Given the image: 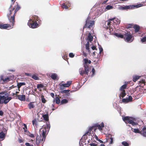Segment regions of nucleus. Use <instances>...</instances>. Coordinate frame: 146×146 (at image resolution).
Returning a JSON list of instances; mask_svg holds the SVG:
<instances>
[{
  "instance_id": "f257e3e1",
  "label": "nucleus",
  "mask_w": 146,
  "mask_h": 146,
  "mask_svg": "<svg viewBox=\"0 0 146 146\" xmlns=\"http://www.w3.org/2000/svg\"><path fill=\"white\" fill-rule=\"evenodd\" d=\"M50 127L48 124L47 127L42 128L40 130V135H37L36 138V143L38 145L40 143H43L45 141L46 134L48 132Z\"/></svg>"
},
{
  "instance_id": "f03ea898",
  "label": "nucleus",
  "mask_w": 146,
  "mask_h": 146,
  "mask_svg": "<svg viewBox=\"0 0 146 146\" xmlns=\"http://www.w3.org/2000/svg\"><path fill=\"white\" fill-rule=\"evenodd\" d=\"M83 61V65L84 68H80L79 70V72L82 76H83L84 74L88 75L90 69V64L91 63V61L90 60L86 58H84Z\"/></svg>"
},
{
  "instance_id": "7ed1b4c3",
  "label": "nucleus",
  "mask_w": 146,
  "mask_h": 146,
  "mask_svg": "<svg viewBox=\"0 0 146 146\" xmlns=\"http://www.w3.org/2000/svg\"><path fill=\"white\" fill-rule=\"evenodd\" d=\"M12 99V97L9 96V95L7 92H0V104H6Z\"/></svg>"
},
{
  "instance_id": "20e7f679",
  "label": "nucleus",
  "mask_w": 146,
  "mask_h": 146,
  "mask_svg": "<svg viewBox=\"0 0 146 146\" xmlns=\"http://www.w3.org/2000/svg\"><path fill=\"white\" fill-rule=\"evenodd\" d=\"M15 9V8H13L12 5H11L9 8V13L7 14L8 19L12 26L14 25L15 22V17L16 15V12Z\"/></svg>"
},
{
  "instance_id": "39448f33",
  "label": "nucleus",
  "mask_w": 146,
  "mask_h": 146,
  "mask_svg": "<svg viewBox=\"0 0 146 146\" xmlns=\"http://www.w3.org/2000/svg\"><path fill=\"white\" fill-rule=\"evenodd\" d=\"M36 18H37V17H35L32 18L29 21L28 23V25L30 27L32 28H37L38 25L36 19H35Z\"/></svg>"
},
{
  "instance_id": "423d86ee",
  "label": "nucleus",
  "mask_w": 146,
  "mask_h": 146,
  "mask_svg": "<svg viewBox=\"0 0 146 146\" xmlns=\"http://www.w3.org/2000/svg\"><path fill=\"white\" fill-rule=\"evenodd\" d=\"M142 4H139L136 5H130L120 6L118 7V9L120 10H127L128 9H132L135 7L138 8L142 6Z\"/></svg>"
},
{
  "instance_id": "0eeeda50",
  "label": "nucleus",
  "mask_w": 146,
  "mask_h": 146,
  "mask_svg": "<svg viewBox=\"0 0 146 146\" xmlns=\"http://www.w3.org/2000/svg\"><path fill=\"white\" fill-rule=\"evenodd\" d=\"M91 18L89 17H88L86 21V23L84 24L83 29L85 28H90L92 27L94 24V21L90 20Z\"/></svg>"
},
{
  "instance_id": "6e6552de",
  "label": "nucleus",
  "mask_w": 146,
  "mask_h": 146,
  "mask_svg": "<svg viewBox=\"0 0 146 146\" xmlns=\"http://www.w3.org/2000/svg\"><path fill=\"white\" fill-rule=\"evenodd\" d=\"M123 120L126 124H131L133 126L137 125L138 123L134 122L133 120L134 118L128 116H125L123 118Z\"/></svg>"
},
{
  "instance_id": "1a4fd4ad",
  "label": "nucleus",
  "mask_w": 146,
  "mask_h": 146,
  "mask_svg": "<svg viewBox=\"0 0 146 146\" xmlns=\"http://www.w3.org/2000/svg\"><path fill=\"white\" fill-rule=\"evenodd\" d=\"M124 39L128 42H131L133 40V36L130 33H125L124 35Z\"/></svg>"
},
{
  "instance_id": "9d476101",
  "label": "nucleus",
  "mask_w": 146,
  "mask_h": 146,
  "mask_svg": "<svg viewBox=\"0 0 146 146\" xmlns=\"http://www.w3.org/2000/svg\"><path fill=\"white\" fill-rule=\"evenodd\" d=\"M104 125L103 122H102L100 125L98 123L95 124L94 126L92 127H94V130L95 132L96 130L97 129V128L99 129L100 131L102 130V128L104 127Z\"/></svg>"
},
{
  "instance_id": "9b49d317",
  "label": "nucleus",
  "mask_w": 146,
  "mask_h": 146,
  "mask_svg": "<svg viewBox=\"0 0 146 146\" xmlns=\"http://www.w3.org/2000/svg\"><path fill=\"white\" fill-rule=\"evenodd\" d=\"M11 26H12L11 25V23H10V24H0V28L2 29H7L10 28Z\"/></svg>"
},
{
  "instance_id": "f8f14e48",
  "label": "nucleus",
  "mask_w": 146,
  "mask_h": 146,
  "mask_svg": "<svg viewBox=\"0 0 146 146\" xmlns=\"http://www.w3.org/2000/svg\"><path fill=\"white\" fill-rule=\"evenodd\" d=\"M113 20V19H110L108 20V22L107 23V25L108 26L106 27V29H109L110 31H111V29H112L111 31L112 30V27H111L110 25H111V24L112 23L111 21H112Z\"/></svg>"
},
{
  "instance_id": "ddd939ff",
  "label": "nucleus",
  "mask_w": 146,
  "mask_h": 146,
  "mask_svg": "<svg viewBox=\"0 0 146 146\" xmlns=\"http://www.w3.org/2000/svg\"><path fill=\"white\" fill-rule=\"evenodd\" d=\"M94 127H91L88 129V131L87 132H86L83 136L84 138H85V137L86 136L88 135H91V132L92 130L94 129Z\"/></svg>"
},
{
  "instance_id": "4468645a",
  "label": "nucleus",
  "mask_w": 146,
  "mask_h": 146,
  "mask_svg": "<svg viewBox=\"0 0 146 146\" xmlns=\"http://www.w3.org/2000/svg\"><path fill=\"white\" fill-rule=\"evenodd\" d=\"M0 77L1 80L5 82H7L10 80L9 77H4L3 76H1Z\"/></svg>"
},
{
  "instance_id": "2eb2a0df",
  "label": "nucleus",
  "mask_w": 146,
  "mask_h": 146,
  "mask_svg": "<svg viewBox=\"0 0 146 146\" xmlns=\"http://www.w3.org/2000/svg\"><path fill=\"white\" fill-rule=\"evenodd\" d=\"M50 77L53 80H57L59 79V77L57 75L56 73H52L51 74Z\"/></svg>"
},
{
  "instance_id": "dca6fc26",
  "label": "nucleus",
  "mask_w": 146,
  "mask_h": 146,
  "mask_svg": "<svg viewBox=\"0 0 146 146\" xmlns=\"http://www.w3.org/2000/svg\"><path fill=\"white\" fill-rule=\"evenodd\" d=\"M108 136V138L107 139V141L110 143V144H112L113 143V138L111 137V134H109Z\"/></svg>"
},
{
  "instance_id": "f3484780",
  "label": "nucleus",
  "mask_w": 146,
  "mask_h": 146,
  "mask_svg": "<svg viewBox=\"0 0 146 146\" xmlns=\"http://www.w3.org/2000/svg\"><path fill=\"white\" fill-rule=\"evenodd\" d=\"M17 97L18 99L21 101H24L25 100V95H18L17 96Z\"/></svg>"
},
{
  "instance_id": "a211bd4d",
  "label": "nucleus",
  "mask_w": 146,
  "mask_h": 146,
  "mask_svg": "<svg viewBox=\"0 0 146 146\" xmlns=\"http://www.w3.org/2000/svg\"><path fill=\"white\" fill-rule=\"evenodd\" d=\"M139 82V84H140L139 86L141 87H143L145 84L146 82L145 80L144 79L140 80Z\"/></svg>"
},
{
  "instance_id": "6ab92c4d",
  "label": "nucleus",
  "mask_w": 146,
  "mask_h": 146,
  "mask_svg": "<svg viewBox=\"0 0 146 146\" xmlns=\"http://www.w3.org/2000/svg\"><path fill=\"white\" fill-rule=\"evenodd\" d=\"M57 95H56V97L55 98V100H53V102H54L55 100H56V103L57 104H59L60 102V99L61 98V97L59 96H56Z\"/></svg>"
},
{
  "instance_id": "aec40b11",
  "label": "nucleus",
  "mask_w": 146,
  "mask_h": 146,
  "mask_svg": "<svg viewBox=\"0 0 146 146\" xmlns=\"http://www.w3.org/2000/svg\"><path fill=\"white\" fill-rule=\"evenodd\" d=\"M133 28L135 29V33H137L139 31V30L140 29V27L137 25H135L134 26Z\"/></svg>"
},
{
  "instance_id": "412c9836",
  "label": "nucleus",
  "mask_w": 146,
  "mask_h": 146,
  "mask_svg": "<svg viewBox=\"0 0 146 146\" xmlns=\"http://www.w3.org/2000/svg\"><path fill=\"white\" fill-rule=\"evenodd\" d=\"M143 136L146 137V127H144L142 129V131H141V133Z\"/></svg>"
},
{
  "instance_id": "4be33fe9",
  "label": "nucleus",
  "mask_w": 146,
  "mask_h": 146,
  "mask_svg": "<svg viewBox=\"0 0 146 146\" xmlns=\"http://www.w3.org/2000/svg\"><path fill=\"white\" fill-rule=\"evenodd\" d=\"M34 102H30L28 105V108L31 109L35 107V105L34 104Z\"/></svg>"
},
{
  "instance_id": "5701e85b",
  "label": "nucleus",
  "mask_w": 146,
  "mask_h": 146,
  "mask_svg": "<svg viewBox=\"0 0 146 146\" xmlns=\"http://www.w3.org/2000/svg\"><path fill=\"white\" fill-rule=\"evenodd\" d=\"M70 91V90H62L60 91V92L61 93H66V95L69 96L70 95V94L69 93H68Z\"/></svg>"
},
{
  "instance_id": "b1692460",
  "label": "nucleus",
  "mask_w": 146,
  "mask_h": 146,
  "mask_svg": "<svg viewBox=\"0 0 146 146\" xmlns=\"http://www.w3.org/2000/svg\"><path fill=\"white\" fill-rule=\"evenodd\" d=\"M122 92H121L119 97L120 98H121V97L122 98H124L126 95V93H125V90H123V91H121Z\"/></svg>"
},
{
  "instance_id": "393cba45",
  "label": "nucleus",
  "mask_w": 146,
  "mask_h": 146,
  "mask_svg": "<svg viewBox=\"0 0 146 146\" xmlns=\"http://www.w3.org/2000/svg\"><path fill=\"white\" fill-rule=\"evenodd\" d=\"M42 117L44 120L46 121H48L49 120V117L48 114H43L42 115Z\"/></svg>"
},
{
  "instance_id": "a878e982",
  "label": "nucleus",
  "mask_w": 146,
  "mask_h": 146,
  "mask_svg": "<svg viewBox=\"0 0 146 146\" xmlns=\"http://www.w3.org/2000/svg\"><path fill=\"white\" fill-rule=\"evenodd\" d=\"M112 19H113V20L112 21H113V23H115L116 24H119L120 23V21L117 18H114Z\"/></svg>"
},
{
  "instance_id": "bb28decb",
  "label": "nucleus",
  "mask_w": 146,
  "mask_h": 146,
  "mask_svg": "<svg viewBox=\"0 0 146 146\" xmlns=\"http://www.w3.org/2000/svg\"><path fill=\"white\" fill-rule=\"evenodd\" d=\"M93 36L90 33H89L88 35L87 40L88 41L91 42L93 40Z\"/></svg>"
},
{
  "instance_id": "cd10ccee",
  "label": "nucleus",
  "mask_w": 146,
  "mask_h": 146,
  "mask_svg": "<svg viewBox=\"0 0 146 146\" xmlns=\"http://www.w3.org/2000/svg\"><path fill=\"white\" fill-rule=\"evenodd\" d=\"M72 84V81H67L66 84H62L64 86V87H69Z\"/></svg>"
},
{
  "instance_id": "c85d7f7f",
  "label": "nucleus",
  "mask_w": 146,
  "mask_h": 146,
  "mask_svg": "<svg viewBox=\"0 0 146 146\" xmlns=\"http://www.w3.org/2000/svg\"><path fill=\"white\" fill-rule=\"evenodd\" d=\"M115 35L117 37L121 38H124V36L119 33H115Z\"/></svg>"
},
{
  "instance_id": "c756f323",
  "label": "nucleus",
  "mask_w": 146,
  "mask_h": 146,
  "mask_svg": "<svg viewBox=\"0 0 146 146\" xmlns=\"http://www.w3.org/2000/svg\"><path fill=\"white\" fill-rule=\"evenodd\" d=\"M26 85V83L25 82L18 83L17 86L19 89L22 86Z\"/></svg>"
},
{
  "instance_id": "7c9ffc66",
  "label": "nucleus",
  "mask_w": 146,
  "mask_h": 146,
  "mask_svg": "<svg viewBox=\"0 0 146 146\" xmlns=\"http://www.w3.org/2000/svg\"><path fill=\"white\" fill-rule=\"evenodd\" d=\"M68 100L66 99H64L62 100L60 102V105H62L68 103Z\"/></svg>"
},
{
  "instance_id": "2f4dec72",
  "label": "nucleus",
  "mask_w": 146,
  "mask_h": 146,
  "mask_svg": "<svg viewBox=\"0 0 146 146\" xmlns=\"http://www.w3.org/2000/svg\"><path fill=\"white\" fill-rule=\"evenodd\" d=\"M5 137V133L3 131H1L0 133V139H4Z\"/></svg>"
},
{
  "instance_id": "473e14b6",
  "label": "nucleus",
  "mask_w": 146,
  "mask_h": 146,
  "mask_svg": "<svg viewBox=\"0 0 146 146\" xmlns=\"http://www.w3.org/2000/svg\"><path fill=\"white\" fill-rule=\"evenodd\" d=\"M127 84H125L122 86L120 87V90L121 91H123V90H124L127 87Z\"/></svg>"
},
{
  "instance_id": "72a5a7b5",
  "label": "nucleus",
  "mask_w": 146,
  "mask_h": 146,
  "mask_svg": "<svg viewBox=\"0 0 146 146\" xmlns=\"http://www.w3.org/2000/svg\"><path fill=\"white\" fill-rule=\"evenodd\" d=\"M131 130L133 132L135 133H141V131H140L138 129H133L131 127Z\"/></svg>"
},
{
  "instance_id": "f704fd0d",
  "label": "nucleus",
  "mask_w": 146,
  "mask_h": 146,
  "mask_svg": "<svg viewBox=\"0 0 146 146\" xmlns=\"http://www.w3.org/2000/svg\"><path fill=\"white\" fill-rule=\"evenodd\" d=\"M140 76H133V82H136L138 79L139 78Z\"/></svg>"
},
{
  "instance_id": "c9c22d12",
  "label": "nucleus",
  "mask_w": 146,
  "mask_h": 146,
  "mask_svg": "<svg viewBox=\"0 0 146 146\" xmlns=\"http://www.w3.org/2000/svg\"><path fill=\"white\" fill-rule=\"evenodd\" d=\"M89 45L90 43L89 41H88L87 43L85 44V46L86 49L89 51Z\"/></svg>"
},
{
  "instance_id": "e433bc0d",
  "label": "nucleus",
  "mask_w": 146,
  "mask_h": 146,
  "mask_svg": "<svg viewBox=\"0 0 146 146\" xmlns=\"http://www.w3.org/2000/svg\"><path fill=\"white\" fill-rule=\"evenodd\" d=\"M41 98L42 102L43 103H45L46 102V100L45 99L44 96L43 95L42 96Z\"/></svg>"
},
{
  "instance_id": "4c0bfd02",
  "label": "nucleus",
  "mask_w": 146,
  "mask_h": 146,
  "mask_svg": "<svg viewBox=\"0 0 146 146\" xmlns=\"http://www.w3.org/2000/svg\"><path fill=\"white\" fill-rule=\"evenodd\" d=\"M31 77L35 80H38L39 79V78L36 75H33Z\"/></svg>"
},
{
  "instance_id": "58836bf2",
  "label": "nucleus",
  "mask_w": 146,
  "mask_h": 146,
  "mask_svg": "<svg viewBox=\"0 0 146 146\" xmlns=\"http://www.w3.org/2000/svg\"><path fill=\"white\" fill-rule=\"evenodd\" d=\"M141 41L142 43L145 42L146 41V35L141 39Z\"/></svg>"
},
{
  "instance_id": "ea45409f",
  "label": "nucleus",
  "mask_w": 146,
  "mask_h": 146,
  "mask_svg": "<svg viewBox=\"0 0 146 146\" xmlns=\"http://www.w3.org/2000/svg\"><path fill=\"white\" fill-rule=\"evenodd\" d=\"M113 6L110 5H108L106 7V9L107 10H110L113 8Z\"/></svg>"
},
{
  "instance_id": "a19ab883",
  "label": "nucleus",
  "mask_w": 146,
  "mask_h": 146,
  "mask_svg": "<svg viewBox=\"0 0 146 146\" xmlns=\"http://www.w3.org/2000/svg\"><path fill=\"white\" fill-rule=\"evenodd\" d=\"M122 144L124 146H129V144L125 141H123L122 142Z\"/></svg>"
},
{
  "instance_id": "79ce46f5",
  "label": "nucleus",
  "mask_w": 146,
  "mask_h": 146,
  "mask_svg": "<svg viewBox=\"0 0 146 146\" xmlns=\"http://www.w3.org/2000/svg\"><path fill=\"white\" fill-rule=\"evenodd\" d=\"M32 123L34 125H35L36 126L37 125V121L36 119H35L32 121Z\"/></svg>"
},
{
  "instance_id": "37998d69",
  "label": "nucleus",
  "mask_w": 146,
  "mask_h": 146,
  "mask_svg": "<svg viewBox=\"0 0 146 146\" xmlns=\"http://www.w3.org/2000/svg\"><path fill=\"white\" fill-rule=\"evenodd\" d=\"M44 87L43 85L42 84H38L37 85V88L38 89L41 88H42Z\"/></svg>"
},
{
  "instance_id": "c03bdc74",
  "label": "nucleus",
  "mask_w": 146,
  "mask_h": 146,
  "mask_svg": "<svg viewBox=\"0 0 146 146\" xmlns=\"http://www.w3.org/2000/svg\"><path fill=\"white\" fill-rule=\"evenodd\" d=\"M62 7L63 8H65V9H68V7L67 5L65 4V3H64L62 5Z\"/></svg>"
},
{
  "instance_id": "a18cd8bd",
  "label": "nucleus",
  "mask_w": 146,
  "mask_h": 146,
  "mask_svg": "<svg viewBox=\"0 0 146 146\" xmlns=\"http://www.w3.org/2000/svg\"><path fill=\"white\" fill-rule=\"evenodd\" d=\"M122 101L123 102L127 103L129 102L128 100V98H124L122 99Z\"/></svg>"
},
{
  "instance_id": "49530a36",
  "label": "nucleus",
  "mask_w": 146,
  "mask_h": 146,
  "mask_svg": "<svg viewBox=\"0 0 146 146\" xmlns=\"http://www.w3.org/2000/svg\"><path fill=\"white\" fill-rule=\"evenodd\" d=\"M16 6L14 7L15 8L16 7ZM20 9V7L18 5H17V7L16 9H15V12L16 13L19 9Z\"/></svg>"
},
{
  "instance_id": "de8ad7c7",
  "label": "nucleus",
  "mask_w": 146,
  "mask_h": 146,
  "mask_svg": "<svg viewBox=\"0 0 146 146\" xmlns=\"http://www.w3.org/2000/svg\"><path fill=\"white\" fill-rule=\"evenodd\" d=\"M59 86H60V90H63L64 89V88H65L64 86L62 84H59Z\"/></svg>"
},
{
  "instance_id": "09e8293b",
  "label": "nucleus",
  "mask_w": 146,
  "mask_h": 146,
  "mask_svg": "<svg viewBox=\"0 0 146 146\" xmlns=\"http://www.w3.org/2000/svg\"><path fill=\"white\" fill-rule=\"evenodd\" d=\"M29 137L31 138H33L35 137L34 135L31 133L29 132V133L28 135Z\"/></svg>"
},
{
  "instance_id": "8fccbe9b",
  "label": "nucleus",
  "mask_w": 146,
  "mask_h": 146,
  "mask_svg": "<svg viewBox=\"0 0 146 146\" xmlns=\"http://www.w3.org/2000/svg\"><path fill=\"white\" fill-rule=\"evenodd\" d=\"M128 100L129 101V102L131 101L132 100V98L131 96H129L128 98Z\"/></svg>"
},
{
  "instance_id": "3c124183",
  "label": "nucleus",
  "mask_w": 146,
  "mask_h": 146,
  "mask_svg": "<svg viewBox=\"0 0 146 146\" xmlns=\"http://www.w3.org/2000/svg\"><path fill=\"white\" fill-rule=\"evenodd\" d=\"M74 56V54L72 53H70L69 54V56L71 58H73Z\"/></svg>"
},
{
  "instance_id": "603ef678",
  "label": "nucleus",
  "mask_w": 146,
  "mask_h": 146,
  "mask_svg": "<svg viewBox=\"0 0 146 146\" xmlns=\"http://www.w3.org/2000/svg\"><path fill=\"white\" fill-rule=\"evenodd\" d=\"M24 140L23 139H18V141L19 143H23V142Z\"/></svg>"
},
{
  "instance_id": "864d4df0",
  "label": "nucleus",
  "mask_w": 146,
  "mask_h": 146,
  "mask_svg": "<svg viewBox=\"0 0 146 146\" xmlns=\"http://www.w3.org/2000/svg\"><path fill=\"white\" fill-rule=\"evenodd\" d=\"M90 145L91 146H97V144H96L95 143H92L90 144Z\"/></svg>"
},
{
  "instance_id": "5fc2aeb1",
  "label": "nucleus",
  "mask_w": 146,
  "mask_h": 146,
  "mask_svg": "<svg viewBox=\"0 0 146 146\" xmlns=\"http://www.w3.org/2000/svg\"><path fill=\"white\" fill-rule=\"evenodd\" d=\"M25 145L27 146H33V145H31L29 143H26Z\"/></svg>"
},
{
  "instance_id": "6e6d98bb",
  "label": "nucleus",
  "mask_w": 146,
  "mask_h": 146,
  "mask_svg": "<svg viewBox=\"0 0 146 146\" xmlns=\"http://www.w3.org/2000/svg\"><path fill=\"white\" fill-rule=\"evenodd\" d=\"M92 48L93 50H97V49L96 48V46H93L92 47Z\"/></svg>"
},
{
  "instance_id": "4d7b16f0",
  "label": "nucleus",
  "mask_w": 146,
  "mask_h": 146,
  "mask_svg": "<svg viewBox=\"0 0 146 146\" xmlns=\"http://www.w3.org/2000/svg\"><path fill=\"white\" fill-rule=\"evenodd\" d=\"M92 72L93 75H94L95 73V70L94 68H92Z\"/></svg>"
},
{
  "instance_id": "13d9d810",
  "label": "nucleus",
  "mask_w": 146,
  "mask_h": 146,
  "mask_svg": "<svg viewBox=\"0 0 146 146\" xmlns=\"http://www.w3.org/2000/svg\"><path fill=\"white\" fill-rule=\"evenodd\" d=\"M83 54L85 57H86L87 56L86 53L84 51H83Z\"/></svg>"
},
{
  "instance_id": "bf43d9fd",
  "label": "nucleus",
  "mask_w": 146,
  "mask_h": 146,
  "mask_svg": "<svg viewBox=\"0 0 146 146\" xmlns=\"http://www.w3.org/2000/svg\"><path fill=\"white\" fill-rule=\"evenodd\" d=\"M100 53H101L103 51V49L101 47L99 48Z\"/></svg>"
},
{
  "instance_id": "052dcab7",
  "label": "nucleus",
  "mask_w": 146,
  "mask_h": 146,
  "mask_svg": "<svg viewBox=\"0 0 146 146\" xmlns=\"http://www.w3.org/2000/svg\"><path fill=\"white\" fill-rule=\"evenodd\" d=\"M50 96L52 97L53 98H54V93H51L50 94Z\"/></svg>"
},
{
  "instance_id": "680f3d73",
  "label": "nucleus",
  "mask_w": 146,
  "mask_h": 146,
  "mask_svg": "<svg viewBox=\"0 0 146 146\" xmlns=\"http://www.w3.org/2000/svg\"><path fill=\"white\" fill-rule=\"evenodd\" d=\"M3 112L1 110L0 111V115H3Z\"/></svg>"
},
{
  "instance_id": "e2e57ef3",
  "label": "nucleus",
  "mask_w": 146,
  "mask_h": 146,
  "mask_svg": "<svg viewBox=\"0 0 146 146\" xmlns=\"http://www.w3.org/2000/svg\"><path fill=\"white\" fill-rule=\"evenodd\" d=\"M108 1V0L104 1L102 3L103 4H105L106 3V2Z\"/></svg>"
},
{
  "instance_id": "0e129e2a",
  "label": "nucleus",
  "mask_w": 146,
  "mask_h": 146,
  "mask_svg": "<svg viewBox=\"0 0 146 146\" xmlns=\"http://www.w3.org/2000/svg\"><path fill=\"white\" fill-rule=\"evenodd\" d=\"M24 125L25 128L26 129H27V125L25 124H24Z\"/></svg>"
},
{
  "instance_id": "69168bd1",
  "label": "nucleus",
  "mask_w": 146,
  "mask_h": 146,
  "mask_svg": "<svg viewBox=\"0 0 146 146\" xmlns=\"http://www.w3.org/2000/svg\"><path fill=\"white\" fill-rule=\"evenodd\" d=\"M98 141H99L100 143H103V142L100 139H99Z\"/></svg>"
},
{
  "instance_id": "338daca9",
  "label": "nucleus",
  "mask_w": 146,
  "mask_h": 146,
  "mask_svg": "<svg viewBox=\"0 0 146 146\" xmlns=\"http://www.w3.org/2000/svg\"><path fill=\"white\" fill-rule=\"evenodd\" d=\"M80 146H83V145L82 143H79Z\"/></svg>"
},
{
  "instance_id": "774afa93",
  "label": "nucleus",
  "mask_w": 146,
  "mask_h": 146,
  "mask_svg": "<svg viewBox=\"0 0 146 146\" xmlns=\"http://www.w3.org/2000/svg\"><path fill=\"white\" fill-rule=\"evenodd\" d=\"M95 138L97 140H98L99 139H98V137L96 135V136H95Z\"/></svg>"
}]
</instances>
